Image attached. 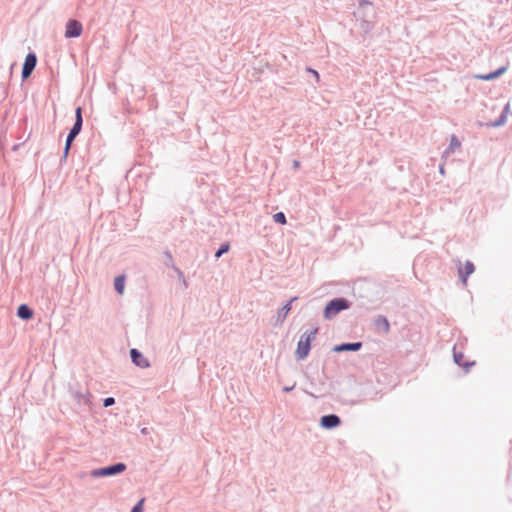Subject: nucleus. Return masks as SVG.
<instances>
[{
  "label": "nucleus",
  "mask_w": 512,
  "mask_h": 512,
  "mask_svg": "<svg viewBox=\"0 0 512 512\" xmlns=\"http://www.w3.org/2000/svg\"><path fill=\"white\" fill-rule=\"evenodd\" d=\"M375 325L379 330H381L385 333H387L390 328L389 322H388L387 318L384 316H379L375 321Z\"/></svg>",
  "instance_id": "13"
},
{
  "label": "nucleus",
  "mask_w": 512,
  "mask_h": 512,
  "mask_svg": "<svg viewBox=\"0 0 512 512\" xmlns=\"http://www.w3.org/2000/svg\"><path fill=\"white\" fill-rule=\"evenodd\" d=\"M362 344L360 342H356V343H346V344H341L339 346H336L334 348V351L336 352H341V351H357L361 348Z\"/></svg>",
  "instance_id": "12"
},
{
  "label": "nucleus",
  "mask_w": 512,
  "mask_h": 512,
  "mask_svg": "<svg viewBox=\"0 0 512 512\" xmlns=\"http://www.w3.org/2000/svg\"><path fill=\"white\" fill-rule=\"evenodd\" d=\"M125 469H126L125 464L117 463V464L109 466V467L94 470V471H92L91 474L94 477H105V476H110V475H115V474L121 473Z\"/></svg>",
  "instance_id": "4"
},
{
  "label": "nucleus",
  "mask_w": 512,
  "mask_h": 512,
  "mask_svg": "<svg viewBox=\"0 0 512 512\" xmlns=\"http://www.w3.org/2000/svg\"><path fill=\"white\" fill-rule=\"evenodd\" d=\"M17 315L19 318L29 320L33 317V311L25 304H22L17 309Z\"/></svg>",
  "instance_id": "11"
},
{
  "label": "nucleus",
  "mask_w": 512,
  "mask_h": 512,
  "mask_svg": "<svg viewBox=\"0 0 512 512\" xmlns=\"http://www.w3.org/2000/svg\"><path fill=\"white\" fill-rule=\"evenodd\" d=\"M125 276L121 275L115 278L114 286L115 290L122 295L124 293Z\"/></svg>",
  "instance_id": "15"
},
{
  "label": "nucleus",
  "mask_w": 512,
  "mask_h": 512,
  "mask_svg": "<svg viewBox=\"0 0 512 512\" xmlns=\"http://www.w3.org/2000/svg\"><path fill=\"white\" fill-rule=\"evenodd\" d=\"M349 307L348 301L342 298L334 299L330 301L324 310V316L326 319H331L336 316L342 310Z\"/></svg>",
  "instance_id": "3"
},
{
  "label": "nucleus",
  "mask_w": 512,
  "mask_h": 512,
  "mask_svg": "<svg viewBox=\"0 0 512 512\" xmlns=\"http://www.w3.org/2000/svg\"><path fill=\"white\" fill-rule=\"evenodd\" d=\"M76 121L72 129L70 130L65 144V151L64 156L66 157L68 154V151L70 149L71 143L75 139V137L80 133L82 128V109L81 107H78L75 111Z\"/></svg>",
  "instance_id": "2"
},
{
  "label": "nucleus",
  "mask_w": 512,
  "mask_h": 512,
  "mask_svg": "<svg viewBox=\"0 0 512 512\" xmlns=\"http://www.w3.org/2000/svg\"><path fill=\"white\" fill-rule=\"evenodd\" d=\"M460 146H461L460 141L457 139L456 136L453 135L450 140V145H449L448 151L453 152L455 149H458Z\"/></svg>",
  "instance_id": "16"
},
{
  "label": "nucleus",
  "mask_w": 512,
  "mask_h": 512,
  "mask_svg": "<svg viewBox=\"0 0 512 512\" xmlns=\"http://www.w3.org/2000/svg\"><path fill=\"white\" fill-rule=\"evenodd\" d=\"M229 250V244H224L221 248L216 252L215 257L219 258L222 254L226 253Z\"/></svg>",
  "instance_id": "19"
},
{
  "label": "nucleus",
  "mask_w": 512,
  "mask_h": 512,
  "mask_svg": "<svg viewBox=\"0 0 512 512\" xmlns=\"http://www.w3.org/2000/svg\"><path fill=\"white\" fill-rule=\"evenodd\" d=\"M340 424V419L337 415L330 414L321 418V425L324 428L331 429Z\"/></svg>",
  "instance_id": "8"
},
{
  "label": "nucleus",
  "mask_w": 512,
  "mask_h": 512,
  "mask_svg": "<svg viewBox=\"0 0 512 512\" xmlns=\"http://www.w3.org/2000/svg\"><path fill=\"white\" fill-rule=\"evenodd\" d=\"M296 299H297L296 297L292 298L291 301L288 302L286 305H284L283 308L279 311L278 318L281 323L285 320V318L287 317L288 313L291 310V302Z\"/></svg>",
  "instance_id": "14"
},
{
  "label": "nucleus",
  "mask_w": 512,
  "mask_h": 512,
  "mask_svg": "<svg viewBox=\"0 0 512 512\" xmlns=\"http://www.w3.org/2000/svg\"><path fill=\"white\" fill-rule=\"evenodd\" d=\"M318 329L314 328L308 332H305L301 337L297 345L296 355L298 359H304L309 354L311 348V342L315 339Z\"/></svg>",
  "instance_id": "1"
},
{
  "label": "nucleus",
  "mask_w": 512,
  "mask_h": 512,
  "mask_svg": "<svg viewBox=\"0 0 512 512\" xmlns=\"http://www.w3.org/2000/svg\"><path fill=\"white\" fill-rule=\"evenodd\" d=\"M130 355H131V358H132V361L139 367L141 368H147L149 367V362L148 360L137 350V349H132L130 351Z\"/></svg>",
  "instance_id": "7"
},
{
  "label": "nucleus",
  "mask_w": 512,
  "mask_h": 512,
  "mask_svg": "<svg viewBox=\"0 0 512 512\" xmlns=\"http://www.w3.org/2000/svg\"><path fill=\"white\" fill-rule=\"evenodd\" d=\"M112 404H114V398L109 397V398H106L104 400V406L105 407L111 406Z\"/></svg>",
  "instance_id": "21"
},
{
  "label": "nucleus",
  "mask_w": 512,
  "mask_h": 512,
  "mask_svg": "<svg viewBox=\"0 0 512 512\" xmlns=\"http://www.w3.org/2000/svg\"><path fill=\"white\" fill-rule=\"evenodd\" d=\"M83 26L82 24L75 19H70L67 21L65 25V37L66 38H76L82 34Z\"/></svg>",
  "instance_id": "5"
},
{
  "label": "nucleus",
  "mask_w": 512,
  "mask_h": 512,
  "mask_svg": "<svg viewBox=\"0 0 512 512\" xmlns=\"http://www.w3.org/2000/svg\"><path fill=\"white\" fill-rule=\"evenodd\" d=\"M509 111V104H507L504 108V111L499 119V121H497L494 125L495 126H499V125H502L506 122V116H507V113Z\"/></svg>",
  "instance_id": "18"
},
{
  "label": "nucleus",
  "mask_w": 512,
  "mask_h": 512,
  "mask_svg": "<svg viewBox=\"0 0 512 512\" xmlns=\"http://www.w3.org/2000/svg\"><path fill=\"white\" fill-rule=\"evenodd\" d=\"M273 219L276 223H280L282 225L286 224V217L282 212L275 213L273 215Z\"/></svg>",
  "instance_id": "17"
},
{
  "label": "nucleus",
  "mask_w": 512,
  "mask_h": 512,
  "mask_svg": "<svg viewBox=\"0 0 512 512\" xmlns=\"http://www.w3.org/2000/svg\"><path fill=\"white\" fill-rule=\"evenodd\" d=\"M144 499H141L132 509L131 512H143Z\"/></svg>",
  "instance_id": "20"
},
{
  "label": "nucleus",
  "mask_w": 512,
  "mask_h": 512,
  "mask_svg": "<svg viewBox=\"0 0 512 512\" xmlns=\"http://www.w3.org/2000/svg\"><path fill=\"white\" fill-rule=\"evenodd\" d=\"M475 267L472 262L466 261L462 267L459 268V276L463 284H466L467 277L472 274Z\"/></svg>",
  "instance_id": "9"
},
{
  "label": "nucleus",
  "mask_w": 512,
  "mask_h": 512,
  "mask_svg": "<svg viewBox=\"0 0 512 512\" xmlns=\"http://www.w3.org/2000/svg\"><path fill=\"white\" fill-rule=\"evenodd\" d=\"M36 62H37V58H36L35 54L30 53L26 56L24 65H23V70H22L23 78H27L31 75L32 71L34 70V68L36 66Z\"/></svg>",
  "instance_id": "6"
},
{
  "label": "nucleus",
  "mask_w": 512,
  "mask_h": 512,
  "mask_svg": "<svg viewBox=\"0 0 512 512\" xmlns=\"http://www.w3.org/2000/svg\"><path fill=\"white\" fill-rule=\"evenodd\" d=\"M309 71H310L311 73H313V76H315L317 80H319V74H318V72H317V71H315V70H309Z\"/></svg>",
  "instance_id": "22"
},
{
  "label": "nucleus",
  "mask_w": 512,
  "mask_h": 512,
  "mask_svg": "<svg viewBox=\"0 0 512 512\" xmlns=\"http://www.w3.org/2000/svg\"><path fill=\"white\" fill-rule=\"evenodd\" d=\"M506 71H507V67H501V68L497 69L496 71L489 73V74L476 75L475 78L484 80V81H489V80H493V79L503 75Z\"/></svg>",
  "instance_id": "10"
}]
</instances>
